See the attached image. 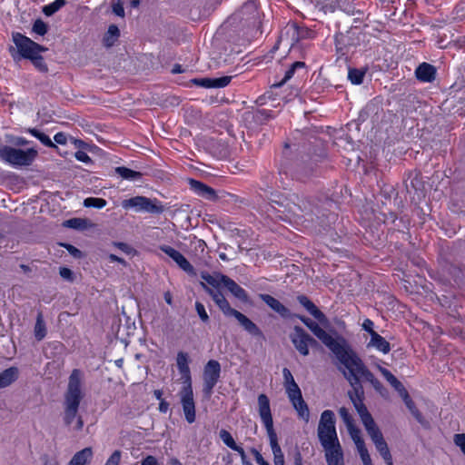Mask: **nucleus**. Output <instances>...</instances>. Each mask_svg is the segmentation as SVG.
Masks as SVG:
<instances>
[{
	"mask_svg": "<svg viewBox=\"0 0 465 465\" xmlns=\"http://www.w3.org/2000/svg\"><path fill=\"white\" fill-rule=\"evenodd\" d=\"M338 361L345 368L342 374L351 387V390L348 391V396L355 409L364 405L365 395L362 381L370 382L376 391L382 394L383 385L375 378L354 351Z\"/></svg>",
	"mask_w": 465,
	"mask_h": 465,
	"instance_id": "f257e3e1",
	"label": "nucleus"
},
{
	"mask_svg": "<svg viewBox=\"0 0 465 465\" xmlns=\"http://www.w3.org/2000/svg\"><path fill=\"white\" fill-rule=\"evenodd\" d=\"M84 373L79 369H74L68 378V384L64 393L63 421L66 427L80 431L84 428V420L79 415L80 403L84 397L83 391Z\"/></svg>",
	"mask_w": 465,
	"mask_h": 465,
	"instance_id": "f03ea898",
	"label": "nucleus"
},
{
	"mask_svg": "<svg viewBox=\"0 0 465 465\" xmlns=\"http://www.w3.org/2000/svg\"><path fill=\"white\" fill-rule=\"evenodd\" d=\"M297 317L335 355L337 360L353 351L342 336L338 335L333 338L312 319L303 315Z\"/></svg>",
	"mask_w": 465,
	"mask_h": 465,
	"instance_id": "7ed1b4c3",
	"label": "nucleus"
},
{
	"mask_svg": "<svg viewBox=\"0 0 465 465\" xmlns=\"http://www.w3.org/2000/svg\"><path fill=\"white\" fill-rule=\"evenodd\" d=\"M12 38L21 57L29 59L39 72L46 73L48 71L47 64L40 54L48 50L45 46L35 43L21 33H13Z\"/></svg>",
	"mask_w": 465,
	"mask_h": 465,
	"instance_id": "20e7f679",
	"label": "nucleus"
},
{
	"mask_svg": "<svg viewBox=\"0 0 465 465\" xmlns=\"http://www.w3.org/2000/svg\"><path fill=\"white\" fill-rule=\"evenodd\" d=\"M258 412L270 440V445L274 458V465H284V456L278 444L277 434L273 428L270 401L265 394H260L258 396Z\"/></svg>",
	"mask_w": 465,
	"mask_h": 465,
	"instance_id": "39448f33",
	"label": "nucleus"
},
{
	"mask_svg": "<svg viewBox=\"0 0 465 465\" xmlns=\"http://www.w3.org/2000/svg\"><path fill=\"white\" fill-rule=\"evenodd\" d=\"M335 423V415L332 411L326 410L322 412L317 428V436L323 450L341 444Z\"/></svg>",
	"mask_w": 465,
	"mask_h": 465,
	"instance_id": "423d86ee",
	"label": "nucleus"
},
{
	"mask_svg": "<svg viewBox=\"0 0 465 465\" xmlns=\"http://www.w3.org/2000/svg\"><path fill=\"white\" fill-rule=\"evenodd\" d=\"M36 156L37 151L33 148L25 151L8 145H0L1 160L13 166H28Z\"/></svg>",
	"mask_w": 465,
	"mask_h": 465,
	"instance_id": "0eeeda50",
	"label": "nucleus"
},
{
	"mask_svg": "<svg viewBox=\"0 0 465 465\" xmlns=\"http://www.w3.org/2000/svg\"><path fill=\"white\" fill-rule=\"evenodd\" d=\"M221 377V364L216 360H210L203 368V392L205 397L210 398L213 394V388L219 381Z\"/></svg>",
	"mask_w": 465,
	"mask_h": 465,
	"instance_id": "6e6552de",
	"label": "nucleus"
},
{
	"mask_svg": "<svg viewBox=\"0 0 465 465\" xmlns=\"http://www.w3.org/2000/svg\"><path fill=\"white\" fill-rule=\"evenodd\" d=\"M160 250L172 258L183 271L190 275L196 274L193 266L180 252L169 245H162L160 246Z\"/></svg>",
	"mask_w": 465,
	"mask_h": 465,
	"instance_id": "1a4fd4ad",
	"label": "nucleus"
},
{
	"mask_svg": "<svg viewBox=\"0 0 465 465\" xmlns=\"http://www.w3.org/2000/svg\"><path fill=\"white\" fill-rule=\"evenodd\" d=\"M290 339L300 354L302 356L309 355V333H307L303 328L301 326H294L293 332L291 333Z\"/></svg>",
	"mask_w": 465,
	"mask_h": 465,
	"instance_id": "9d476101",
	"label": "nucleus"
},
{
	"mask_svg": "<svg viewBox=\"0 0 465 465\" xmlns=\"http://www.w3.org/2000/svg\"><path fill=\"white\" fill-rule=\"evenodd\" d=\"M297 301L319 322L321 325L325 328L330 326V321L326 315L307 296L299 295L297 297Z\"/></svg>",
	"mask_w": 465,
	"mask_h": 465,
	"instance_id": "9b49d317",
	"label": "nucleus"
},
{
	"mask_svg": "<svg viewBox=\"0 0 465 465\" xmlns=\"http://www.w3.org/2000/svg\"><path fill=\"white\" fill-rule=\"evenodd\" d=\"M181 399V404L184 413L185 420L188 423L195 421V402L193 393H179Z\"/></svg>",
	"mask_w": 465,
	"mask_h": 465,
	"instance_id": "f8f14e48",
	"label": "nucleus"
},
{
	"mask_svg": "<svg viewBox=\"0 0 465 465\" xmlns=\"http://www.w3.org/2000/svg\"><path fill=\"white\" fill-rule=\"evenodd\" d=\"M189 183L191 185V188L201 197L209 200V201H215L218 199V196L216 194V192L212 187L208 186L207 184L196 181L194 179H190Z\"/></svg>",
	"mask_w": 465,
	"mask_h": 465,
	"instance_id": "ddd939ff",
	"label": "nucleus"
},
{
	"mask_svg": "<svg viewBox=\"0 0 465 465\" xmlns=\"http://www.w3.org/2000/svg\"><path fill=\"white\" fill-rule=\"evenodd\" d=\"M219 277L222 284H223L232 295L242 302H247L248 294L243 288L226 275L221 274Z\"/></svg>",
	"mask_w": 465,
	"mask_h": 465,
	"instance_id": "4468645a",
	"label": "nucleus"
},
{
	"mask_svg": "<svg viewBox=\"0 0 465 465\" xmlns=\"http://www.w3.org/2000/svg\"><path fill=\"white\" fill-rule=\"evenodd\" d=\"M436 67L428 63L420 64L415 70L417 79L423 83H432L436 78Z\"/></svg>",
	"mask_w": 465,
	"mask_h": 465,
	"instance_id": "2eb2a0df",
	"label": "nucleus"
},
{
	"mask_svg": "<svg viewBox=\"0 0 465 465\" xmlns=\"http://www.w3.org/2000/svg\"><path fill=\"white\" fill-rule=\"evenodd\" d=\"M259 298L282 318L290 317V310L272 295L261 293Z\"/></svg>",
	"mask_w": 465,
	"mask_h": 465,
	"instance_id": "dca6fc26",
	"label": "nucleus"
},
{
	"mask_svg": "<svg viewBox=\"0 0 465 465\" xmlns=\"http://www.w3.org/2000/svg\"><path fill=\"white\" fill-rule=\"evenodd\" d=\"M328 465H344V455L341 445L323 450Z\"/></svg>",
	"mask_w": 465,
	"mask_h": 465,
	"instance_id": "f3484780",
	"label": "nucleus"
},
{
	"mask_svg": "<svg viewBox=\"0 0 465 465\" xmlns=\"http://www.w3.org/2000/svg\"><path fill=\"white\" fill-rule=\"evenodd\" d=\"M235 319L239 322V323L242 325V327L249 332L251 335L254 337H258L261 339H264V335L261 329L253 322H252L247 316L242 314V312H239Z\"/></svg>",
	"mask_w": 465,
	"mask_h": 465,
	"instance_id": "a211bd4d",
	"label": "nucleus"
},
{
	"mask_svg": "<svg viewBox=\"0 0 465 465\" xmlns=\"http://www.w3.org/2000/svg\"><path fill=\"white\" fill-rule=\"evenodd\" d=\"M19 371L16 367H10L0 372V389L8 387L18 379Z\"/></svg>",
	"mask_w": 465,
	"mask_h": 465,
	"instance_id": "6ab92c4d",
	"label": "nucleus"
},
{
	"mask_svg": "<svg viewBox=\"0 0 465 465\" xmlns=\"http://www.w3.org/2000/svg\"><path fill=\"white\" fill-rule=\"evenodd\" d=\"M368 347H374L378 351H381L384 354H387L391 351V345L388 341H386L382 336L379 333H373L371 338Z\"/></svg>",
	"mask_w": 465,
	"mask_h": 465,
	"instance_id": "aec40b11",
	"label": "nucleus"
},
{
	"mask_svg": "<svg viewBox=\"0 0 465 465\" xmlns=\"http://www.w3.org/2000/svg\"><path fill=\"white\" fill-rule=\"evenodd\" d=\"M145 196H134L122 202V207L125 210L134 209L136 212H143L146 203Z\"/></svg>",
	"mask_w": 465,
	"mask_h": 465,
	"instance_id": "412c9836",
	"label": "nucleus"
},
{
	"mask_svg": "<svg viewBox=\"0 0 465 465\" xmlns=\"http://www.w3.org/2000/svg\"><path fill=\"white\" fill-rule=\"evenodd\" d=\"M295 199L297 200V203H293L292 206H289L290 213H292L294 215H297L298 212H302V213H312L313 212V208L308 200L300 198L298 196H295Z\"/></svg>",
	"mask_w": 465,
	"mask_h": 465,
	"instance_id": "4be33fe9",
	"label": "nucleus"
},
{
	"mask_svg": "<svg viewBox=\"0 0 465 465\" xmlns=\"http://www.w3.org/2000/svg\"><path fill=\"white\" fill-rule=\"evenodd\" d=\"M92 456V449L84 448L74 455L68 465H85Z\"/></svg>",
	"mask_w": 465,
	"mask_h": 465,
	"instance_id": "5701e85b",
	"label": "nucleus"
},
{
	"mask_svg": "<svg viewBox=\"0 0 465 465\" xmlns=\"http://www.w3.org/2000/svg\"><path fill=\"white\" fill-rule=\"evenodd\" d=\"M373 444L384 440L383 435L374 420L363 425Z\"/></svg>",
	"mask_w": 465,
	"mask_h": 465,
	"instance_id": "b1692460",
	"label": "nucleus"
},
{
	"mask_svg": "<svg viewBox=\"0 0 465 465\" xmlns=\"http://www.w3.org/2000/svg\"><path fill=\"white\" fill-rule=\"evenodd\" d=\"M114 173L124 180L137 181L143 176V173L137 171L131 170L125 166H118L114 169Z\"/></svg>",
	"mask_w": 465,
	"mask_h": 465,
	"instance_id": "393cba45",
	"label": "nucleus"
},
{
	"mask_svg": "<svg viewBox=\"0 0 465 465\" xmlns=\"http://www.w3.org/2000/svg\"><path fill=\"white\" fill-rule=\"evenodd\" d=\"M119 36H120V30H119L118 26L115 25H109L108 30L104 36V40H103L104 45L106 47L113 46Z\"/></svg>",
	"mask_w": 465,
	"mask_h": 465,
	"instance_id": "a878e982",
	"label": "nucleus"
},
{
	"mask_svg": "<svg viewBox=\"0 0 465 465\" xmlns=\"http://www.w3.org/2000/svg\"><path fill=\"white\" fill-rule=\"evenodd\" d=\"M240 14L244 16L247 15L246 19H255L258 15V6L254 0L246 2L241 8Z\"/></svg>",
	"mask_w": 465,
	"mask_h": 465,
	"instance_id": "bb28decb",
	"label": "nucleus"
},
{
	"mask_svg": "<svg viewBox=\"0 0 465 465\" xmlns=\"http://www.w3.org/2000/svg\"><path fill=\"white\" fill-rule=\"evenodd\" d=\"M351 45V44L350 43V37L348 35H341L336 37V50L341 56L348 54Z\"/></svg>",
	"mask_w": 465,
	"mask_h": 465,
	"instance_id": "cd10ccee",
	"label": "nucleus"
},
{
	"mask_svg": "<svg viewBox=\"0 0 465 465\" xmlns=\"http://www.w3.org/2000/svg\"><path fill=\"white\" fill-rule=\"evenodd\" d=\"M34 332L37 341H42L46 335V327L41 312L36 316Z\"/></svg>",
	"mask_w": 465,
	"mask_h": 465,
	"instance_id": "c85d7f7f",
	"label": "nucleus"
},
{
	"mask_svg": "<svg viewBox=\"0 0 465 465\" xmlns=\"http://www.w3.org/2000/svg\"><path fill=\"white\" fill-rule=\"evenodd\" d=\"M144 211L153 214H160L164 212V206L157 199L146 198Z\"/></svg>",
	"mask_w": 465,
	"mask_h": 465,
	"instance_id": "c756f323",
	"label": "nucleus"
},
{
	"mask_svg": "<svg viewBox=\"0 0 465 465\" xmlns=\"http://www.w3.org/2000/svg\"><path fill=\"white\" fill-rule=\"evenodd\" d=\"M305 66V64L303 62H294L288 70H286L285 72V75L284 77L282 78V81H280L279 83L277 84H274L272 85V87L274 88H278V87H281L289 79H291L293 74H294V72L297 70V69H303Z\"/></svg>",
	"mask_w": 465,
	"mask_h": 465,
	"instance_id": "7c9ffc66",
	"label": "nucleus"
},
{
	"mask_svg": "<svg viewBox=\"0 0 465 465\" xmlns=\"http://www.w3.org/2000/svg\"><path fill=\"white\" fill-rule=\"evenodd\" d=\"M292 404L295 411L298 412L299 417L303 419L305 421H308L310 419V411L303 398L292 401Z\"/></svg>",
	"mask_w": 465,
	"mask_h": 465,
	"instance_id": "2f4dec72",
	"label": "nucleus"
},
{
	"mask_svg": "<svg viewBox=\"0 0 465 465\" xmlns=\"http://www.w3.org/2000/svg\"><path fill=\"white\" fill-rule=\"evenodd\" d=\"M374 445L380 455L384 460L386 465H393L392 457L385 440Z\"/></svg>",
	"mask_w": 465,
	"mask_h": 465,
	"instance_id": "473e14b6",
	"label": "nucleus"
},
{
	"mask_svg": "<svg viewBox=\"0 0 465 465\" xmlns=\"http://www.w3.org/2000/svg\"><path fill=\"white\" fill-rule=\"evenodd\" d=\"M290 30H292V39L300 40L302 38L310 37V35L312 33L306 27L299 26L296 23H292L290 25Z\"/></svg>",
	"mask_w": 465,
	"mask_h": 465,
	"instance_id": "72a5a7b5",
	"label": "nucleus"
},
{
	"mask_svg": "<svg viewBox=\"0 0 465 465\" xmlns=\"http://www.w3.org/2000/svg\"><path fill=\"white\" fill-rule=\"evenodd\" d=\"M176 364L180 374L189 372V359L188 354L183 351H179L176 358Z\"/></svg>",
	"mask_w": 465,
	"mask_h": 465,
	"instance_id": "f704fd0d",
	"label": "nucleus"
},
{
	"mask_svg": "<svg viewBox=\"0 0 465 465\" xmlns=\"http://www.w3.org/2000/svg\"><path fill=\"white\" fill-rule=\"evenodd\" d=\"M352 440L354 441L357 450H360L363 448H366L365 442L361 436V430L355 426H351L350 428H347Z\"/></svg>",
	"mask_w": 465,
	"mask_h": 465,
	"instance_id": "c9c22d12",
	"label": "nucleus"
},
{
	"mask_svg": "<svg viewBox=\"0 0 465 465\" xmlns=\"http://www.w3.org/2000/svg\"><path fill=\"white\" fill-rule=\"evenodd\" d=\"M366 74L365 69L350 68L348 78L353 84H361L363 82Z\"/></svg>",
	"mask_w": 465,
	"mask_h": 465,
	"instance_id": "e433bc0d",
	"label": "nucleus"
},
{
	"mask_svg": "<svg viewBox=\"0 0 465 465\" xmlns=\"http://www.w3.org/2000/svg\"><path fill=\"white\" fill-rule=\"evenodd\" d=\"M66 5V0H54L53 3L43 7V13L46 16H51Z\"/></svg>",
	"mask_w": 465,
	"mask_h": 465,
	"instance_id": "4c0bfd02",
	"label": "nucleus"
},
{
	"mask_svg": "<svg viewBox=\"0 0 465 465\" xmlns=\"http://www.w3.org/2000/svg\"><path fill=\"white\" fill-rule=\"evenodd\" d=\"M28 132L37 138L44 145L51 148H57V146L52 142L50 137L46 135L45 134L40 132L39 130L35 128L28 129Z\"/></svg>",
	"mask_w": 465,
	"mask_h": 465,
	"instance_id": "58836bf2",
	"label": "nucleus"
},
{
	"mask_svg": "<svg viewBox=\"0 0 465 465\" xmlns=\"http://www.w3.org/2000/svg\"><path fill=\"white\" fill-rule=\"evenodd\" d=\"M379 371L386 381L393 387L396 391L402 384L389 370L381 366H378Z\"/></svg>",
	"mask_w": 465,
	"mask_h": 465,
	"instance_id": "ea45409f",
	"label": "nucleus"
},
{
	"mask_svg": "<svg viewBox=\"0 0 465 465\" xmlns=\"http://www.w3.org/2000/svg\"><path fill=\"white\" fill-rule=\"evenodd\" d=\"M291 402L302 398V391L297 383L284 387Z\"/></svg>",
	"mask_w": 465,
	"mask_h": 465,
	"instance_id": "a19ab883",
	"label": "nucleus"
},
{
	"mask_svg": "<svg viewBox=\"0 0 465 465\" xmlns=\"http://www.w3.org/2000/svg\"><path fill=\"white\" fill-rule=\"evenodd\" d=\"M219 309L223 312L226 316L236 317V315L240 312L239 311L231 307L230 303L226 300V298L223 299L219 303L216 304Z\"/></svg>",
	"mask_w": 465,
	"mask_h": 465,
	"instance_id": "79ce46f5",
	"label": "nucleus"
},
{
	"mask_svg": "<svg viewBox=\"0 0 465 465\" xmlns=\"http://www.w3.org/2000/svg\"><path fill=\"white\" fill-rule=\"evenodd\" d=\"M181 380L183 381V386L179 393H193L191 371L182 373Z\"/></svg>",
	"mask_w": 465,
	"mask_h": 465,
	"instance_id": "37998d69",
	"label": "nucleus"
},
{
	"mask_svg": "<svg viewBox=\"0 0 465 465\" xmlns=\"http://www.w3.org/2000/svg\"><path fill=\"white\" fill-rule=\"evenodd\" d=\"M106 201L103 198L88 197L84 201V205L88 208L94 207L102 209L106 205Z\"/></svg>",
	"mask_w": 465,
	"mask_h": 465,
	"instance_id": "c03bdc74",
	"label": "nucleus"
},
{
	"mask_svg": "<svg viewBox=\"0 0 465 465\" xmlns=\"http://www.w3.org/2000/svg\"><path fill=\"white\" fill-rule=\"evenodd\" d=\"M33 33H35L41 36L45 35L48 31V25L42 19H36L32 27Z\"/></svg>",
	"mask_w": 465,
	"mask_h": 465,
	"instance_id": "a18cd8bd",
	"label": "nucleus"
},
{
	"mask_svg": "<svg viewBox=\"0 0 465 465\" xmlns=\"http://www.w3.org/2000/svg\"><path fill=\"white\" fill-rule=\"evenodd\" d=\"M355 410L357 411L363 425L374 420L365 404L362 406H360L359 408H356Z\"/></svg>",
	"mask_w": 465,
	"mask_h": 465,
	"instance_id": "49530a36",
	"label": "nucleus"
},
{
	"mask_svg": "<svg viewBox=\"0 0 465 465\" xmlns=\"http://www.w3.org/2000/svg\"><path fill=\"white\" fill-rule=\"evenodd\" d=\"M219 437L223 442L230 449L236 447V443L228 430L224 429L221 430L219 432Z\"/></svg>",
	"mask_w": 465,
	"mask_h": 465,
	"instance_id": "de8ad7c7",
	"label": "nucleus"
},
{
	"mask_svg": "<svg viewBox=\"0 0 465 465\" xmlns=\"http://www.w3.org/2000/svg\"><path fill=\"white\" fill-rule=\"evenodd\" d=\"M406 407L409 409L411 413L414 416V418L420 422L422 423L423 417L421 413L417 409L414 401L411 399L407 400L405 402Z\"/></svg>",
	"mask_w": 465,
	"mask_h": 465,
	"instance_id": "09e8293b",
	"label": "nucleus"
},
{
	"mask_svg": "<svg viewBox=\"0 0 465 465\" xmlns=\"http://www.w3.org/2000/svg\"><path fill=\"white\" fill-rule=\"evenodd\" d=\"M339 414L341 418L342 419L343 422L345 423L347 428H350L354 425V420L351 415L350 414L349 411L345 407H341L339 410Z\"/></svg>",
	"mask_w": 465,
	"mask_h": 465,
	"instance_id": "8fccbe9b",
	"label": "nucleus"
},
{
	"mask_svg": "<svg viewBox=\"0 0 465 465\" xmlns=\"http://www.w3.org/2000/svg\"><path fill=\"white\" fill-rule=\"evenodd\" d=\"M232 76H222L218 78H213V88H222L230 84Z\"/></svg>",
	"mask_w": 465,
	"mask_h": 465,
	"instance_id": "3c124183",
	"label": "nucleus"
},
{
	"mask_svg": "<svg viewBox=\"0 0 465 465\" xmlns=\"http://www.w3.org/2000/svg\"><path fill=\"white\" fill-rule=\"evenodd\" d=\"M192 83L197 86L203 88H213V78H194Z\"/></svg>",
	"mask_w": 465,
	"mask_h": 465,
	"instance_id": "603ef678",
	"label": "nucleus"
},
{
	"mask_svg": "<svg viewBox=\"0 0 465 465\" xmlns=\"http://www.w3.org/2000/svg\"><path fill=\"white\" fill-rule=\"evenodd\" d=\"M202 284L216 304L225 298L220 291L210 289L204 283Z\"/></svg>",
	"mask_w": 465,
	"mask_h": 465,
	"instance_id": "864d4df0",
	"label": "nucleus"
},
{
	"mask_svg": "<svg viewBox=\"0 0 465 465\" xmlns=\"http://www.w3.org/2000/svg\"><path fill=\"white\" fill-rule=\"evenodd\" d=\"M195 310H196L200 319L203 322H209V315L206 312L204 305L202 302H195Z\"/></svg>",
	"mask_w": 465,
	"mask_h": 465,
	"instance_id": "5fc2aeb1",
	"label": "nucleus"
},
{
	"mask_svg": "<svg viewBox=\"0 0 465 465\" xmlns=\"http://www.w3.org/2000/svg\"><path fill=\"white\" fill-rule=\"evenodd\" d=\"M122 452L119 450H114L108 458L104 465H119L121 461Z\"/></svg>",
	"mask_w": 465,
	"mask_h": 465,
	"instance_id": "6e6d98bb",
	"label": "nucleus"
},
{
	"mask_svg": "<svg viewBox=\"0 0 465 465\" xmlns=\"http://www.w3.org/2000/svg\"><path fill=\"white\" fill-rule=\"evenodd\" d=\"M221 274H218L217 277L212 276L208 273H202V278L208 284L217 287L221 282L220 276Z\"/></svg>",
	"mask_w": 465,
	"mask_h": 465,
	"instance_id": "4d7b16f0",
	"label": "nucleus"
},
{
	"mask_svg": "<svg viewBox=\"0 0 465 465\" xmlns=\"http://www.w3.org/2000/svg\"><path fill=\"white\" fill-rule=\"evenodd\" d=\"M453 441L465 455V433H458L454 435Z\"/></svg>",
	"mask_w": 465,
	"mask_h": 465,
	"instance_id": "13d9d810",
	"label": "nucleus"
},
{
	"mask_svg": "<svg viewBox=\"0 0 465 465\" xmlns=\"http://www.w3.org/2000/svg\"><path fill=\"white\" fill-rule=\"evenodd\" d=\"M282 375H283V379H284V387L296 383L294 381V378L289 369L283 368Z\"/></svg>",
	"mask_w": 465,
	"mask_h": 465,
	"instance_id": "bf43d9fd",
	"label": "nucleus"
},
{
	"mask_svg": "<svg viewBox=\"0 0 465 465\" xmlns=\"http://www.w3.org/2000/svg\"><path fill=\"white\" fill-rule=\"evenodd\" d=\"M112 8L114 14L120 17H124V9L121 0H117L116 2L113 3Z\"/></svg>",
	"mask_w": 465,
	"mask_h": 465,
	"instance_id": "052dcab7",
	"label": "nucleus"
},
{
	"mask_svg": "<svg viewBox=\"0 0 465 465\" xmlns=\"http://www.w3.org/2000/svg\"><path fill=\"white\" fill-rule=\"evenodd\" d=\"M61 245L64 247L73 257L81 258L82 252L74 245L69 243H61Z\"/></svg>",
	"mask_w": 465,
	"mask_h": 465,
	"instance_id": "680f3d73",
	"label": "nucleus"
},
{
	"mask_svg": "<svg viewBox=\"0 0 465 465\" xmlns=\"http://www.w3.org/2000/svg\"><path fill=\"white\" fill-rule=\"evenodd\" d=\"M358 452L361 456L363 465H372V461L367 448H363L358 450Z\"/></svg>",
	"mask_w": 465,
	"mask_h": 465,
	"instance_id": "e2e57ef3",
	"label": "nucleus"
},
{
	"mask_svg": "<svg viewBox=\"0 0 465 465\" xmlns=\"http://www.w3.org/2000/svg\"><path fill=\"white\" fill-rule=\"evenodd\" d=\"M59 273L63 279H64L68 282L74 281V273H73L72 270H70L69 268L61 267L59 270Z\"/></svg>",
	"mask_w": 465,
	"mask_h": 465,
	"instance_id": "0e129e2a",
	"label": "nucleus"
},
{
	"mask_svg": "<svg viewBox=\"0 0 465 465\" xmlns=\"http://www.w3.org/2000/svg\"><path fill=\"white\" fill-rule=\"evenodd\" d=\"M373 325H374L373 322L370 319H365L362 323V329L370 333L371 338L372 337L373 333H377L373 330Z\"/></svg>",
	"mask_w": 465,
	"mask_h": 465,
	"instance_id": "69168bd1",
	"label": "nucleus"
},
{
	"mask_svg": "<svg viewBox=\"0 0 465 465\" xmlns=\"http://www.w3.org/2000/svg\"><path fill=\"white\" fill-rule=\"evenodd\" d=\"M74 156L75 158L80 161V162H83V163H91V158L89 157V155L84 152V151H77L75 153H74Z\"/></svg>",
	"mask_w": 465,
	"mask_h": 465,
	"instance_id": "338daca9",
	"label": "nucleus"
},
{
	"mask_svg": "<svg viewBox=\"0 0 465 465\" xmlns=\"http://www.w3.org/2000/svg\"><path fill=\"white\" fill-rule=\"evenodd\" d=\"M255 460L259 465H270L262 457V455L255 449H252Z\"/></svg>",
	"mask_w": 465,
	"mask_h": 465,
	"instance_id": "774afa93",
	"label": "nucleus"
}]
</instances>
